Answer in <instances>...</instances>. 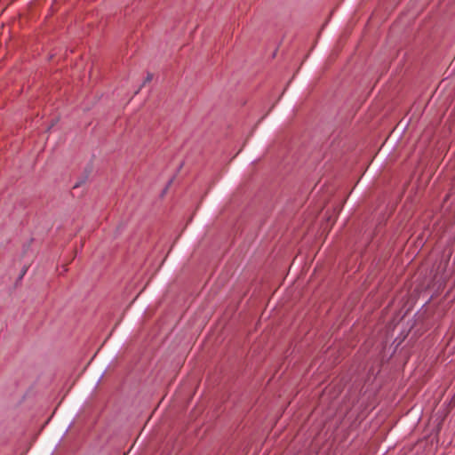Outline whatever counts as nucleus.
<instances>
[{
  "label": "nucleus",
  "instance_id": "nucleus-3",
  "mask_svg": "<svg viewBox=\"0 0 455 455\" xmlns=\"http://www.w3.org/2000/svg\"><path fill=\"white\" fill-rule=\"evenodd\" d=\"M26 270H27V269H24V270H23V273L21 274V275H20V278H22V276H23V275H24V274L26 273Z\"/></svg>",
  "mask_w": 455,
  "mask_h": 455
},
{
  "label": "nucleus",
  "instance_id": "nucleus-2",
  "mask_svg": "<svg viewBox=\"0 0 455 455\" xmlns=\"http://www.w3.org/2000/svg\"><path fill=\"white\" fill-rule=\"evenodd\" d=\"M172 182V180H169L167 186L165 187V188L164 189V191L162 193V196L167 192L168 188L171 186Z\"/></svg>",
  "mask_w": 455,
  "mask_h": 455
},
{
  "label": "nucleus",
  "instance_id": "nucleus-1",
  "mask_svg": "<svg viewBox=\"0 0 455 455\" xmlns=\"http://www.w3.org/2000/svg\"><path fill=\"white\" fill-rule=\"evenodd\" d=\"M153 79V75L150 73H148L147 77L144 79V83L150 82Z\"/></svg>",
  "mask_w": 455,
  "mask_h": 455
}]
</instances>
